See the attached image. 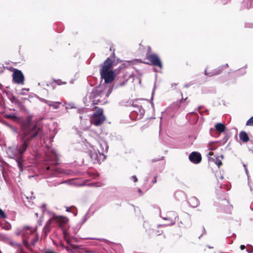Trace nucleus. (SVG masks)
Listing matches in <instances>:
<instances>
[{
	"instance_id": "obj_10",
	"label": "nucleus",
	"mask_w": 253,
	"mask_h": 253,
	"mask_svg": "<svg viewBox=\"0 0 253 253\" xmlns=\"http://www.w3.org/2000/svg\"><path fill=\"white\" fill-rule=\"evenodd\" d=\"M98 145L100 147V149H98L100 151V152L104 153L105 151H107L108 146L107 143L103 141H100L98 143Z\"/></svg>"
},
{
	"instance_id": "obj_9",
	"label": "nucleus",
	"mask_w": 253,
	"mask_h": 253,
	"mask_svg": "<svg viewBox=\"0 0 253 253\" xmlns=\"http://www.w3.org/2000/svg\"><path fill=\"white\" fill-rule=\"evenodd\" d=\"M113 65V62L110 58H107L104 62L102 68L100 71H112L111 68Z\"/></svg>"
},
{
	"instance_id": "obj_8",
	"label": "nucleus",
	"mask_w": 253,
	"mask_h": 253,
	"mask_svg": "<svg viewBox=\"0 0 253 253\" xmlns=\"http://www.w3.org/2000/svg\"><path fill=\"white\" fill-rule=\"evenodd\" d=\"M189 159L191 162L194 164H198L201 161V155L197 152H193L189 156Z\"/></svg>"
},
{
	"instance_id": "obj_31",
	"label": "nucleus",
	"mask_w": 253,
	"mask_h": 253,
	"mask_svg": "<svg viewBox=\"0 0 253 253\" xmlns=\"http://www.w3.org/2000/svg\"><path fill=\"white\" fill-rule=\"evenodd\" d=\"M153 182H154V183H156V179H154V180H153Z\"/></svg>"
},
{
	"instance_id": "obj_1",
	"label": "nucleus",
	"mask_w": 253,
	"mask_h": 253,
	"mask_svg": "<svg viewBox=\"0 0 253 253\" xmlns=\"http://www.w3.org/2000/svg\"><path fill=\"white\" fill-rule=\"evenodd\" d=\"M39 132L36 125L32 122L30 118L24 122L22 126L20 137L22 142L21 148H9L7 149V153L9 157L14 159L17 163L19 169L22 170V165L20 162L22 154L27 149L28 143L33 138L35 137Z\"/></svg>"
},
{
	"instance_id": "obj_21",
	"label": "nucleus",
	"mask_w": 253,
	"mask_h": 253,
	"mask_svg": "<svg viewBox=\"0 0 253 253\" xmlns=\"http://www.w3.org/2000/svg\"><path fill=\"white\" fill-rule=\"evenodd\" d=\"M10 128H11V129H12V130L14 132H15V133H17V129H16L15 128H14V127H12V126H10Z\"/></svg>"
},
{
	"instance_id": "obj_5",
	"label": "nucleus",
	"mask_w": 253,
	"mask_h": 253,
	"mask_svg": "<svg viewBox=\"0 0 253 253\" xmlns=\"http://www.w3.org/2000/svg\"><path fill=\"white\" fill-rule=\"evenodd\" d=\"M101 77L105 81V83L109 84L111 83L114 78V72L113 71H100Z\"/></svg>"
},
{
	"instance_id": "obj_17",
	"label": "nucleus",
	"mask_w": 253,
	"mask_h": 253,
	"mask_svg": "<svg viewBox=\"0 0 253 253\" xmlns=\"http://www.w3.org/2000/svg\"><path fill=\"white\" fill-rule=\"evenodd\" d=\"M215 163L218 166V167L222 165L221 160H219L218 158H216L215 160Z\"/></svg>"
},
{
	"instance_id": "obj_19",
	"label": "nucleus",
	"mask_w": 253,
	"mask_h": 253,
	"mask_svg": "<svg viewBox=\"0 0 253 253\" xmlns=\"http://www.w3.org/2000/svg\"><path fill=\"white\" fill-rule=\"evenodd\" d=\"M243 167L245 168V170L246 174L248 175V169H247L246 165L245 164H243Z\"/></svg>"
},
{
	"instance_id": "obj_13",
	"label": "nucleus",
	"mask_w": 253,
	"mask_h": 253,
	"mask_svg": "<svg viewBox=\"0 0 253 253\" xmlns=\"http://www.w3.org/2000/svg\"><path fill=\"white\" fill-rule=\"evenodd\" d=\"M215 128L217 131L223 132L225 130V126L223 124L217 123L215 125Z\"/></svg>"
},
{
	"instance_id": "obj_18",
	"label": "nucleus",
	"mask_w": 253,
	"mask_h": 253,
	"mask_svg": "<svg viewBox=\"0 0 253 253\" xmlns=\"http://www.w3.org/2000/svg\"><path fill=\"white\" fill-rule=\"evenodd\" d=\"M5 215L4 211L0 209V218H5Z\"/></svg>"
},
{
	"instance_id": "obj_28",
	"label": "nucleus",
	"mask_w": 253,
	"mask_h": 253,
	"mask_svg": "<svg viewBox=\"0 0 253 253\" xmlns=\"http://www.w3.org/2000/svg\"><path fill=\"white\" fill-rule=\"evenodd\" d=\"M253 252V250H250V251H248L249 253H252Z\"/></svg>"
},
{
	"instance_id": "obj_24",
	"label": "nucleus",
	"mask_w": 253,
	"mask_h": 253,
	"mask_svg": "<svg viewBox=\"0 0 253 253\" xmlns=\"http://www.w3.org/2000/svg\"><path fill=\"white\" fill-rule=\"evenodd\" d=\"M240 248L242 250H243L245 248V246L244 245H241L240 246Z\"/></svg>"
},
{
	"instance_id": "obj_15",
	"label": "nucleus",
	"mask_w": 253,
	"mask_h": 253,
	"mask_svg": "<svg viewBox=\"0 0 253 253\" xmlns=\"http://www.w3.org/2000/svg\"><path fill=\"white\" fill-rule=\"evenodd\" d=\"M47 103L49 106H52L54 109H57L59 107V105L60 104V102H51L48 101Z\"/></svg>"
},
{
	"instance_id": "obj_30",
	"label": "nucleus",
	"mask_w": 253,
	"mask_h": 253,
	"mask_svg": "<svg viewBox=\"0 0 253 253\" xmlns=\"http://www.w3.org/2000/svg\"><path fill=\"white\" fill-rule=\"evenodd\" d=\"M205 74L206 75H208V73H207V70H205Z\"/></svg>"
},
{
	"instance_id": "obj_27",
	"label": "nucleus",
	"mask_w": 253,
	"mask_h": 253,
	"mask_svg": "<svg viewBox=\"0 0 253 253\" xmlns=\"http://www.w3.org/2000/svg\"><path fill=\"white\" fill-rule=\"evenodd\" d=\"M253 252V250H250V251H248L249 253H252Z\"/></svg>"
},
{
	"instance_id": "obj_23",
	"label": "nucleus",
	"mask_w": 253,
	"mask_h": 253,
	"mask_svg": "<svg viewBox=\"0 0 253 253\" xmlns=\"http://www.w3.org/2000/svg\"><path fill=\"white\" fill-rule=\"evenodd\" d=\"M64 235L65 238L67 239V233L65 231H64Z\"/></svg>"
},
{
	"instance_id": "obj_7",
	"label": "nucleus",
	"mask_w": 253,
	"mask_h": 253,
	"mask_svg": "<svg viewBox=\"0 0 253 253\" xmlns=\"http://www.w3.org/2000/svg\"><path fill=\"white\" fill-rule=\"evenodd\" d=\"M13 79L17 84H23L24 76L20 71L16 70L13 74Z\"/></svg>"
},
{
	"instance_id": "obj_2",
	"label": "nucleus",
	"mask_w": 253,
	"mask_h": 253,
	"mask_svg": "<svg viewBox=\"0 0 253 253\" xmlns=\"http://www.w3.org/2000/svg\"><path fill=\"white\" fill-rule=\"evenodd\" d=\"M53 220H55L59 224L60 226H61L63 225L64 224H66L68 221L67 218L65 217L62 216H56L54 214L53 216L50 218L46 222V225L43 228V231L45 233L48 232L49 225Z\"/></svg>"
},
{
	"instance_id": "obj_6",
	"label": "nucleus",
	"mask_w": 253,
	"mask_h": 253,
	"mask_svg": "<svg viewBox=\"0 0 253 253\" xmlns=\"http://www.w3.org/2000/svg\"><path fill=\"white\" fill-rule=\"evenodd\" d=\"M147 59L150 61L152 64L155 66H158L160 68H162L161 61L158 56L155 54H151L147 55Z\"/></svg>"
},
{
	"instance_id": "obj_32",
	"label": "nucleus",
	"mask_w": 253,
	"mask_h": 253,
	"mask_svg": "<svg viewBox=\"0 0 253 253\" xmlns=\"http://www.w3.org/2000/svg\"><path fill=\"white\" fill-rule=\"evenodd\" d=\"M46 169H49V167H47Z\"/></svg>"
},
{
	"instance_id": "obj_34",
	"label": "nucleus",
	"mask_w": 253,
	"mask_h": 253,
	"mask_svg": "<svg viewBox=\"0 0 253 253\" xmlns=\"http://www.w3.org/2000/svg\"><path fill=\"white\" fill-rule=\"evenodd\" d=\"M218 74V73H215L213 74V75H215V74Z\"/></svg>"
},
{
	"instance_id": "obj_25",
	"label": "nucleus",
	"mask_w": 253,
	"mask_h": 253,
	"mask_svg": "<svg viewBox=\"0 0 253 253\" xmlns=\"http://www.w3.org/2000/svg\"><path fill=\"white\" fill-rule=\"evenodd\" d=\"M45 206L44 205H43L42 206V211H43V212H44V209Z\"/></svg>"
},
{
	"instance_id": "obj_11",
	"label": "nucleus",
	"mask_w": 253,
	"mask_h": 253,
	"mask_svg": "<svg viewBox=\"0 0 253 253\" xmlns=\"http://www.w3.org/2000/svg\"><path fill=\"white\" fill-rule=\"evenodd\" d=\"M189 203L192 207L196 208L199 205V201L197 198L194 197L189 200Z\"/></svg>"
},
{
	"instance_id": "obj_22",
	"label": "nucleus",
	"mask_w": 253,
	"mask_h": 253,
	"mask_svg": "<svg viewBox=\"0 0 253 253\" xmlns=\"http://www.w3.org/2000/svg\"><path fill=\"white\" fill-rule=\"evenodd\" d=\"M213 144V143H210L209 144V149H210V150H214V149H215L214 148H212V147H211V145H212V144Z\"/></svg>"
},
{
	"instance_id": "obj_3",
	"label": "nucleus",
	"mask_w": 253,
	"mask_h": 253,
	"mask_svg": "<svg viewBox=\"0 0 253 253\" xmlns=\"http://www.w3.org/2000/svg\"><path fill=\"white\" fill-rule=\"evenodd\" d=\"M105 119V118L103 114V110L101 109H99L91 118L90 122L94 125L99 126L104 122Z\"/></svg>"
},
{
	"instance_id": "obj_29",
	"label": "nucleus",
	"mask_w": 253,
	"mask_h": 253,
	"mask_svg": "<svg viewBox=\"0 0 253 253\" xmlns=\"http://www.w3.org/2000/svg\"><path fill=\"white\" fill-rule=\"evenodd\" d=\"M53 156H54V157H56V154H55L54 152H53Z\"/></svg>"
},
{
	"instance_id": "obj_26",
	"label": "nucleus",
	"mask_w": 253,
	"mask_h": 253,
	"mask_svg": "<svg viewBox=\"0 0 253 253\" xmlns=\"http://www.w3.org/2000/svg\"><path fill=\"white\" fill-rule=\"evenodd\" d=\"M213 152H210L209 153V155H210V156H211V155H213Z\"/></svg>"
},
{
	"instance_id": "obj_35",
	"label": "nucleus",
	"mask_w": 253,
	"mask_h": 253,
	"mask_svg": "<svg viewBox=\"0 0 253 253\" xmlns=\"http://www.w3.org/2000/svg\"><path fill=\"white\" fill-rule=\"evenodd\" d=\"M36 215L37 216H38V213H36Z\"/></svg>"
},
{
	"instance_id": "obj_16",
	"label": "nucleus",
	"mask_w": 253,
	"mask_h": 253,
	"mask_svg": "<svg viewBox=\"0 0 253 253\" xmlns=\"http://www.w3.org/2000/svg\"><path fill=\"white\" fill-rule=\"evenodd\" d=\"M247 126H253V117L251 118L246 123Z\"/></svg>"
},
{
	"instance_id": "obj_33",
	"label": "nucleus",
	"mask_w": 253,
	"mask_h": 253,
	"mask_svg": "<svg viewBox=\"0 0 253 253\" xmlns=\"http://www.w3.org/2000/svg\"><path fill=\"white\" fill-rule=\"evenodd\" d=\"M67 211H69V210H68V208H67Z\"/></svg>"
},
{
	"instance_id": "obj_20",
	"label": "nucleus",
	"mask_w": 253,
	"mask_h": 253,
	"mask_svg": "<svg viewBox=\"0 0 253 253\" xmlns=\"http://www.w3.org/2000/svg\"><path fill=\"white\" fill-rule=\"evenodd\" d=\"M132 179H133V181L134 182H136L137 181V178L136 176H135V175L133 176Z\"/></svg>"
},
{
	"instance_id": "obj_4",
	"label": "nucleus",
	"mask_w": 253,
	"mask_h": 253,
	"mask_svg": "<svg viewBox=\"0 0 253 253\" xmlns=\"http://www.w3.org/2000/svg\"><path fill=\"white\" fill-rule=\"evenodd\" d=\"M90 156L94 163H99L105 159V156L103 153L100 152L98 149L97 150L93 149L92 151H91Z\"/></svg>"
},
{
	"instance_id": "obj_14",
	"label": "nucleus",
	"mask_w": 253,
	"mask_h": 253,
	"mask_svg": "<svg viewBox=\"0 0 253 253\" xmlns=\"http://www.w3.org/2000/svg\"><path fill=\"white\" fill-rule=\"evenodd\" d=\"M34 231V229H32L29 227H25L22 230V235H26L29 233H32Z\"/></svg>"
},
{
	"instance_id": "obj_12",
	"label": "nucleus",
	"mask_w": 253,
	"mask_h": 253,
	"mask_svg": "<svg viewBox=\"0 0 253 253\" xmlns=\"http://www.w3.org/2000/svg\"><path fill=\"white\" fill-rule=\"evenodd\" d=\"M239 137L240 139L244 142H247L249 140L248 134L245 131H241L239 134Z\"/></svg>"
}]
</instances>
